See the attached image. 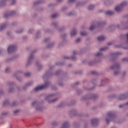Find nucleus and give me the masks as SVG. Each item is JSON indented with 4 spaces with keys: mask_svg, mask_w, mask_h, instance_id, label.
I'll return each instance as SVG.
<instances>
[{
    "mask_svg": "<svg viewBox=\"0 0 128 128\" xmlns=\"http://www.w3.org/2000/svg\"><path fill=\"white\" fill-rule=\"evenodd\" d=\"M49 82H46L44 84L41 86H38L37 87L35 88L34 90L36 92H37L40 90H42L43 89L46 88L49 86Z\"/></svg>",
    "mask_w": 128,
    "mask_h": 128,
    "instance_id": "f257e3e1",
    "label": "nucleus"
},
{
    "mask_svg": "<svg viewBox=\"0 0 128 128\" xmlns=\"http://www.w3.org/2000/svg\"><path fill=\"white\" fill-rule=\"evenodd\" d=\"M127 5V2H124L122 3L120 6L115 7L114 10L117 12H120L125 6Z\"/></svg>",
    "mask_w": 128,
    "mask_h": 128,
    "instance_id": "f03ea898",
    "label": "nucleus"
},
{
    "mask_svg": "<svg viewBox=\"0 0 128 128\" xmlns=\"http://www.w3.org/2000/svg\"><path fill=\"white\" fill-rule=\"evenodd\" d=\"M16 49V46H9L8 49V54H10V52H13L15 51Z\"/></svg>",
    "mask_w": 128,
    "mask_h": 128,
    "instance_id": "7ed1b4c3",
    "label": "nucleus"
},
{
    "mask_svg": "<svg viewBox=\"0 0 128 128\" xmlns=\"http://www.w3.org/2000/svg\"><path fill=\"white\" fill-rule=\"evenodd\" d=\"M99 122V120L98 119H93L92 120V124L95 126H96Z\"/></svg>",
    "mask_w": 128,
    "mask_h": 128,
    "instance_id": "20e7f679",
    "label": "nucleus"
},
{
    "mask_svg": "<svg viewBox=\"0 0 128 128\" xmlns=\"http://www.w3.org/2000/svg\"><path fill=\"white\" fill-rule=\"evenodd\" d=\"M70 126V124L68 122H64L63 124V126H62V128H68Z\"/></svg>",
    "mask_w": 128,
    "mask_h": 128,
    "instance_id": "39448f33",
    "label": "nucleus"
},
{
    "mask_svg": "<svg viewBox=\"0 0 128 128\" xmlns=\"http://www.w3.org/2000/svg\"><path fill=\"white\" fill-rule=\"evenodd\" d=\"M14 14V12H11L10 14H4V17L5 18H8L9 16L13 14Z\"/></svg>",
    "mask_w": 128,
    "mask_h": 128,
    "instance_id": "423d86ee",
    "label": "nucleus"
},
{
    "mask_svg": "<svg viewBox=\"0 0 128 128\" xmlns=\"http://www.w3.org/2000/svg\"><path fill=\"white\" fill-rule=\"evenodd\" d=\"M98 41H102L105 40V38L104 36H100L98 38Z\"/></svg>",
    "mask_w": 128,
    "mask_h": 128,
    "instance_id": "0eeeda50",
    "label": "nucleus"
},
{
    "mask_svg": "<svg viewBox=\"0 0 128 128\" xmlns=\"http://www.w3.org/2000/svg\"><path fill=\"white\" fill-rule=\"evenodd\" d=\"M7 0H1L0 2V4L2 6H4V4H5L6 3V1Z\"/></svg>",
    "mask_w": 128,
    "mask_h": 128,
    "instance_id": "6e6552de",
    "label": "nucleus"
},
{
    "mask_svg": "<svg viewBox=\"0 0 128 128\" xmlns=\"http://www.w3.org/2000/svg\"><path fill=\"white\" fill-rule=\"evenodd\" d=\"M119 68V66L118 64H115L114 66H112L111 67L112 69H114V68Z\"/></svg>",
    "mask_w": 128,
    "mask_h": 128,
    "instance_id": "1a4fd4ad",
    "label": "nucleus"
},
{
    "mask_svg": "<svg viewBox=\"0 0 128 128\" xmlns=\"http://www.w3.org/2000/svg\"><path fill=\"white\" fill-rule=\"evenodd\" d=\"M114 116V114L112 112H110L108 114V118H112Z\"/></svg>",
    "mask_w": 128,
    "mask_h": 128,
    "instance_id": "9d476101",
    "label": "nucleus"
},
{
    "mask_svg": "<svg viewBox=\"0 0 128 128\" xmlns=\"http://www.w3.org/2000/svg\"><path fill=\"white\" fill-rule=\"evenodd\" d=\"M106 14H108V15H112V14H114V12L112 11H107L106 12Z\"/></svg>",
    "mask_w": 128,
    "mask_h": 128,
    "instance_id": "9b49d317",
    "label": "nucleus"
},
{
    "mask_svg": "<svg viewBox=\"0 0 128 128\" xmlns=\"http://www.w3.org/2000/svg\"><path fill=\"white\" fill-rule=\"evenodd\" d=\"M76 34V32L75 30H73L71 33H70V35L71 36H74Z\"/></svg>",
    "mask_w": 128,
    "mask_h": 128,
    "instance_id": "f8f14e48",
    "label": "nucleus"
},
{
    "mask_svg": "<svg viewBox=\"0 0 128 128\" xmlns=\"http://www.w3.org/2000/svg\"><path fill=\"white\" fill-rule=\"evenodd\" d=\"M34 58V56L31 54L30 56L29 57L28 59V62H30Z\"/></svg>",
    "mask_w": 128,
    "mask_h": 128,
    "instance_id": "ddd939ff",
    "label": "nucleus"
},
{
    "mask_svg": "<svg viewBox=\"0 0 128 128\" xmlns=\"http://www.w3.org/2000/svg\"><path fill=\"white\" fill-rule=\"evenodd\" d=\"M94 8V6H93V5L90 6H89V7H88V9H89L90 10H93Z\"/></svg>",
    "mask_w": 128,
    "mask_h": 128,
    "instance_id": "4468645a",
    "label": "nucleus"
},
{
    "mask_svg": "<svg viewBox=\"0 0 128 128\" xmlns=\"http://www.w3.org/2000/svg\"><path fill=\"white\" fill-rule=\"evenodd\" d=\"M6 24L3 25L2 27H0V31H2L6 26Z\"/></svg>",
    "mask_w": 128,
    "mask_h": 128,
    "instance_id": "2eb2a0df",
    "label": "nucleus"
},
{
    "mask_svg": "<svg viewBox=\"0 0 128 128\" xmlns=\"http://www.w3.org/2000/svg\"><path fill=\"white\" fill-rule=\"evenodd\" d=\"M58 16V14H54L51 16V18H56Z\"/></svg>",
    "mask_w": 128,
    "mask_h": 128,
    "instance_id": "dca6fc26",
    "label": "nucleus"
},
{
    "mask_svg": "<svg viewBox=\"0 0 128 128\" xmlns=\"http://www.w3.org/2000/svg\"><path fill=\"white\" fill-rule=\"evenodd\" d=\"M81 36H84L86 35V32H80Z\"/></svg>",
    "mask_w": 128,
    "mask_h": 128,
    "instance_id": "f3484780",
    "label": "nucleus"
},
{
    "mask_svg": "<svg viewBox=\"0 0 128 128\" xmlns=\"http://www.w3.org/2000/svg\"><path fill=\"white\" fill-rule=\"evenodd\" d=\"M94 28H96V26H93V25H92L91 26H90V30H94Z\"/></svg>",
    "mask_w": 128,
    "mask_h": 128,
    "instance_id": "a211bd4d",
    "label": "nucleus"
},
{
    "mask_svg": "<svg viewBox=\"0 0 128 128\" xmlns=\"http://www.w3.org/2000/svg\"><path fill=\"white\" fill-rule=\"evenodd\" d=\"M30 76V73H28H28H25V76H26L28 77V76Z\"/></svg>",
    "mask_w": 128,
    "mask_h": 128,
    "instance_id": "6ab92c4d",
    "label": "nucleus"
},
{
    "mask_svg": "<svg viewBox=\"0 0 128 128\" xmlns=\"http://www.w3.org/2000/svg\"><path fill=\"white\" fill-rule=\"evenodd\" d=\"M106 49V48H100V51H104V50Z\"/></svg>",
    "mask_w": 128,
    "mask_h": 128,
    "instance_id": "aec40b11",
    "label": "nucleus"
},
{
    "mask_svg": "<svg viewBox=\"0 0 128 128\" xmlns=\"http://www.w3.org/2000/svg\"><path fill=\"white\" fill-rule=\"evenodd\" d=\"M76 0H68V3H72L75 2Z\"/></svg>",
    "mask_w": 128,
    "mask_h": 128,
    "instance_id": "412c9836",
    "label": "nucleus"
},
{
    "mask_svg": "<svg viewBox=\"0 0 128 128\" xmlns=\"http://www.w3.org/2000/svg\"><path fill=\"white\" fill-rule=\"evenodd\" d=\"M100 55H102V53L101 52H98L96 54V56H99Z\"/></svg>",
    "mask_w": 128,
    "mask_h": 128,
    "instance_id": "4be33fe9",
    "label": "nucleus"
},
{
    "mask_svg": "<svg viewBox=\"0 0 128 128\" xmlns=\"http://www.w3.org/2000/svg\"><path fill=\"white\" fill-rule=\"evenodd\" d=\"M82 40V39H80V38H78L76 40V42H78Z\"/></svg>",
    "mask_w": 128,
    "mask_h": 128,
    "instance_id": "5701e85b",
    "label": "nucleus"
},
{
    "mask_svg": "<svg viewBox=\"0 0 128 128\" xmlns=\"http://www.w3.org/2000/svg\"><path fill=\"white\" fill-rule=\"evenodd\" d=\"M18 112H19V110H14V114H17V113Z\"/></svg>",
    "mask_w": 128,
    "mask_h": 128,
    "instance_id": "b1692460",
    "label": "nucleus"
},
{
    "mask_svg": "<svg viewBox=\"0 0 128 128\" xmlns=\"http://www.w3.org/2000/svg\"><path fill=\"white\" fill-rule=\"evenodd\" d=\"M72 60H76V57L73 56V57L72 58Z\"/></svg>",
    "mask_w": 128,
    "mask_h": 128,
    "instance_id": "393cba45",
    "label": "nucleus"
},
{
    "mask_svg": "<svg viewBox=\"0 0 128 128\" xmlns=\"http://www.w3.org/2000/svg\"><path fill=\"white\" fill-rule=\"evenodd\" d=\"M122 60L124 62H126L128 60V59L126 58H124L122 59Z\"/></svg>",
    "mask_w": 128,
    "mask_h": 128,
    "instance_id": "a878e982",
    "label": "nucleus"
},
{
    "mask_svg": "<svg viewBox=\"0 0 128 128\" xmlns=\"http://www.w3.org/2000/svg\"><path fill=\"white\" fill-rule=\"evenodd\" d=\"M118 73H119V72H114V74L115 75H117V74H118Z\"/></svg>",
    "mask_w": 128,
    "mask_h": 128,
    "instance_id": "bb28decb",
    "label": "nucleus"
},
{
    "mask_svg": "<svg viewBox=\"0 0 128 128\" xmlns=\"http://www.w3.org/2000/svg\"><path fill=\"white\" fill-rule=\"evenodd\" d=\"M10 69L8 68H7L6 70V72H8V71H9Z\"/></svg>",
    "mask_w": 128,
    "mask_h": 128,
    "instance_id": "cd10ccee",
    "label": "nucleus"
},
{
    "mask_svg": "<svg viewBox=\"0 0 128 128\" xmlns=\"http://www.w3.org/2000/svg\"><path fill=\"white\" fill-rule=\"evenodd\" d=\"M92 74H97V72H92Z\"/></svg>",
    "mask_w": 128,
    "mask_h": 128,
    "instance_id": "c85d7f7f",
    "label": "nucleus"
},
{
    "mask_svg": "<svg viewBox=\"0 0 128 128\" xmlns=\"http://www.w3.org/2000/svg\"><path fill=\"white\" fill-rule=\"evenodd\" d=\"M52 44H50V45H48V48H51V47H52Z\"/></svg>",
    "mask_w": 128,
    "mask_h": 128,
    "instance_id": "c756f323",
    "label": "nucleus"
},
{
    "mask_svg": "<svg viewBox=\"0 0 128 128\" xmlns=\"http://www.w3.org/2000/svg\"><path fill=\"white\" fill-rule=\"evenodd\" d=\"M35 104H36V102H34L33 103H32V106H34Z\"/></svg>",
    "mask_w": 128,
    "mask_h": 128,
    "instance_id": "7c9ffc66",
    "label": "nucleus"
},
{
    "mask_svg": "<svg viewBox=\"0 0 128 128\" xmlns=\"http://www.w3.org/2000/svg\"><path fill=\"white\" fill-rule=\"evenodd\" d=\"M106 121L108 124L110 122V120L108 118L106 119Z\"/></svg>",
    "mask_w": 128,
    "mask_h": 128,
    "instance_id": "2f4dec72",
    "label": "nucleus"
},
{
    "mask_svg": "<svg viewBox=\"0 0 128 128\" xmlns=\"http://www.w3.org/2000/svg\"><path fill=\"white\" fill-rule=\"evenodd\" d=\"M127 42L128 44V33L126 34Z\"/></svg>",
    "mask_w": 128,
    "mask_h": 128,
    "instance_id": "473e14b6",
    "label": "nucleus"
},
{
    "mask_svg": "<svg viewBox=\"0 0 128 128\" xmlns=\"http://www.w3.org/2000/svg\"><path fill=\"white\" fill-rule=\"evenodd\" d=\"M54 96V94H50V95H49V96L47 97V98H49L50 97V96Z\"/></svg>",
    "mask_w": 128,
    "mask_h": 128,
    "instance_id": "72a5a7b5",
    "label": "nucleus"
},
{
    "mask_svg": "<svg viewBox=\"0 0 128 128\" xmlns=\"http://www.w3.org/2000/svg\"><path fill=\"white\" fill-rule=\"evenodd\" d=\"M57 100V99H54V100H52V102H56Z\"/></svg>",
    "mask_w": 128,
    "mask_h": 128,
    "instance_id": "f704fd0d",
    "label": "nucleus"
},
{
    "mask_svg": "<svg viewBox=\"0 0 128 128\" xmlns=\"http://www.w3.org/2000/svg\"><path fill=\"white\" fill-rule=\"evenodd\" d=\"M13 2L12 3V4H14L16 2V1H14V0H12Z\"/></svg>",
    "mask_w": 128,
    "mask_h": 128,
    "instance_id": "c9c22d12",
    "label": "nucleus"
},
{
    "mask_svg": "<svg viewBox=\"0 0 128 128\" xmlns=\"http://www.w3.org/2000/svg\"><path fill=\"white\" fill-rule=\"evenodd\" d=\"M76 53V51L73 52V54H75Z\"/></svg>",
    "mask_w": 128,
    "mask_h": 128,
    "instance_id": "e433bc0d",
    "label": "nucleus"
},
{
    "mask_svg": "<svg viewBox=\"0 0 128 128\" xmlns=\"http://www.w3.org/2000/svg\"><path fill=\"white\" fill-rule=\"evenodd\" d=\"M122 106H123V105H122V104L120 105V108H122Z\"/></svg>",
    "mask_w": 128,
    "mask_h": 128,
    "instance_id": "4c0bfd02",
    "label": "nucleus"
},
{
    "mask_svg": "<svg viewBox=\"0 0 128 128\" xmlns=\"http://www.w3.org/2000/svg\"><path fill=\"white\" fill-rule=\"evenodd\" d=\"M62 0H57V2H60Z\"/></svg>",
    "mask_w": 128,
    "mask_h": 128,
    "instance_id": "58836bf2",
    "label": "nucleus"
},
{
    "mask_svg": "<svg viewBox=\"0 0 128 128\" xmlns=\"http://www.w3.org/2000/svg\"><path fill=\"white\" fill-rule=\"evenodd\" d=\"M65 58V59H68L69 58H68V57H66V58Z\"/></svg>",
    "mask_w": 128,
    "mask_h": 128,
    "instance_id": "ea45409f",
    "label": "nucleus"
},
{
    "mask_svg": "<svg viewBox=\"0 0 128 128\" xmlns=\"http://www.w3.org/2000/svg\"><path fill=\"white\" fill-rule=\"evenodd\" d=\"M48 40V39H45L44 41L46 42Z\"/></svg>",
    "mask_w": 128,
    "mask_h": 128,
    "instance_id": "a19ab883",
    "label": "nucleus"
},
{
    "mask_svg": "<svg viewBox=\"0 0 128 128\" xmlns=\"http://www.w3.org/2000/svg\"><path fill=\"white\" fill-rule=\"evenodd\" d=\"M110 44H111L110 43H108V45H110Z\"/></svg>",
    "mask_w": 128,
    "mask_h": 128,
    "instance_id": "79ce46f5",
    "label": "nucleus"
},
{
    "mask_svg": "<svg viewBox=\"0 0 128 128\" xmlns=\"http://www.w3.org/2000/svg\"><path fill=\"white\" fill-rule=\"evenodd\" d=\"M4 104L5 105L6 104V102H4Z\"/></svg>",
    "mask_w": 128,
    "mask_h": 128,
    "instance_id": "37998d69",
    "label": "nucleus"
},
{
    "mask_svg": "<svg viewBox=\"0 0 128 128\" xmlns=\"http://www.w3.org/2000/svg\"><path fill=\"white\" fill-rule=\"evenodd\" d=\"M126 105H128V102L126 103Z\"/></svg>",
    "mask_w": 128,
    "mask_h": 128,
    "instance_id": "c03bdc74",
    "label": "nucleus"
},
{
    "mask_svg": "<svg viewBox=\"0 0 128 128\" xmlns=\"http://www.w3.org/2000/svg\"><path fill=\"white\" fill-rule=\"evenodd\" d=\"M10 92H12V91L10 90Z\"/></svg>",
    "mask_w": 128,
    "mask_h": 128,
    "instance_id": "a18cd8bd",
    "label": "nucleus"
}]
</instances>
